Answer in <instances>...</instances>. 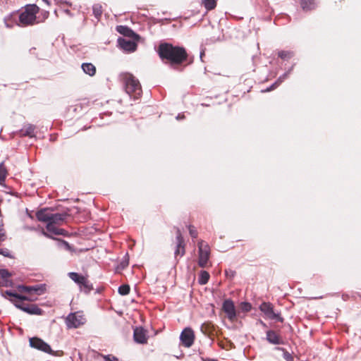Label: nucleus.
Instances as JSON below:
<instances>
[{"mask_svg": "<svg viewBox=\"0 0 361 361\" xmlns=\"http://www.w3.org/2000/svg\"><path fill=\"white\" fill-rule=\"evenodd\" d=\"M56 224H54L52 222L47 223V229L49 232L55 234V235H60L61 234V230L56 227Z\"/></svg>", "mask_w": 361, "mask_h": 361, "instance_id": "nucleus-23", "label": "nucleus"}, {"mask_svg": "<svg viewBox=\"0 0 361 361\" xmlns=\"http://www.w3.org/2000/svg\"><path fill=\"white\" fill-rule=\"evenodd\" d=\"M68 276L73 281L80 286L81 290H83L85 292H89L92 288L85 276L75 272H70Z\"/></svg>", "mask_w": 361, "mask_h": 361, "instance_id": "nucleus-7", "label": "nucleus"}, {"mask_svg": "<svg viewBox=\"0 0 361 361\" xmlns=\"http://www.w3.org/2000/svg\"><path fill=\"white\" fill-rule=\"evenodd\" d=\"M180 341L185 347H190L194 342V333L190 328H185L181 333L180 336Z\"/></svg>", "mask_w": 361, "mask_h": 361, "instance_id": "nucleus-10", "label": "nucleus"}, {"mask_svg": "<svg viewBox=\"0 0 361 361\" xmlns=\"http://www.w3.org/2000/svg\"><path fill=\"white\" fill-rule=\"evenodd\" d=\"M287 77V74H284L282 77H280L277 82H276L274 84H273L269 88L267 89L265 92L271 91L274 90L276 87L279 85V83H281Z\"/></svg>", "mask_w": 361, "mask_h": 361, "instance_id": "nucleus-29", "label": "nucleus"}, {"mask_svg": "<svg viewBox=\"0 0 361 361\" xmlns=\"http://www.w3.org/2000/svg\"><path fill=\"white\" fill-rule=\"evenodd\" d=\"M209 279V274L205 271H202L200 274L199 282L201 284H206Z\"/></svg>", "mask_w": 361, "mask_h": 361, "instance_id": "nucleus-27", "label": "nucleus"}, {"mask_svg": "<svg viewBox=\"0 0 361 361\" xmlns=\"http://www.w3.org/2000/svg\"><path fill=\"white\" fill-rule=\"evenodd\" d=\"M59 247L63 248V249H65L66 250H71V247L70 246V245L64 241V240H60L59 242Z\"/></svg>", "mask_w": 361, "mask_h": 361, "instance_id": "nucleus-33", "label": "nucleus"}, {"mask_svg": "<svg viewBox=\"0 0 361 361\" xmlns=\"http://www.w3.org/2000/svg\"><path fill=\"white\" fill-rule=\"evenodd\" d=\"M51 212H50L48 209H44L39 211L37 213V217L39 221L49 223L51 220Z\"/></svg>", "mask_w": 361, "mask_h": 361, "instance_id": "nucleus-16", "label": "nucleus"}, {"mask_svg": "<svg viewBox=\"0 0 361 361\" xmlns=\"http://www.w3.org/2000/svg\"><path fill=\"white\" fill-rule=\"evenodd\" d=\"M118 43L121 49L127 51H134L137 47L136 43L128 39L118 38Z\"/></svg>", "mask_w": 361, "mask_h": 361, "instance_id": "nucleus-12", "label": "nucleus"}, {"mask_svg": "<svg viewBox=\"0 0 361 361\" xmlns=\"http://www.w3.org/2000/svg\"><path fill=\"white\" fill-rule=\"evenodd\" d=\"M0 254L3 255L4 256H8V250H0Z\"/></svg>", "mask_w": 361, "mask_h": 361, "instance_id": "nucleus-37", "label": "nucleus"}, {"mask_svg": "<svg viewBox=\"0 0 361 361\" xmlns=\"http://www.w3.org/2000/svg\"><path fill=\"white\" fill-rule=\"evenodd\" d=\"M93 13L97 18H99L102 13V6L99 5H94L93 6Z\"/></svg>", "mask_w": 361, "mask_h": 361, "instance_id": "nucleus-30", "label": "nucleus"}, {"mask_svg": "<svg viewBox=\"0 0 361 361\" xmlns=\"http://www.w3.org/2000/svg\"><path fill=\"white\" fill-rule=\"evenodd\" d=\"M259 309L267 318L282 321V319L279 317V314H276L274 312L273 307L270 303H262L259 306Z\"/></svg>", "mask_w": 361, "mask_h": 361, "instance_id": "nucleus-11", "label": "nucleus"}, {"mask_svg": "<svg viewBox=\"0 0 361 361\" xmlns=\"http://www.w3.org/2000/svg\"><path fill=\"white\" fill-rule=\"evenodd\" d=\"M133 337L135 341L139 343H145L147 340L146 332L141 327L135 329Z\"/></svg>", "mask_w": 361, "mask_h": 361, "instance_id": "nucleus-13", "label": "nucleus"}, {"mask_svg": "<svg viewBox=\"0 0 361 361\" xmlns=\"http://www.w3.org/2000/svg\"><path fill=\"white\" fill-rule=\"evenodd\" d=\"M48 15H49V13L48 12H44L43 16H44V18H47L48 17Z\"/></svg>", "mask_w": 361, "mask_h": 361, "instance_id": "nucleus-38", "label": "nucleus"}, {"mask_svg": "<svg viewBox=\"0 0 361 361\" xmlns=\"http://www.w3.org/2000/svg\"><path fill=\"white\" fill-rule=\"evenodd\" d=\"M6 235L4 229L0 228V243L5 240Z\"/></svg>", "mask_w": 361, "mask_h": 361, "instance_id": "nucleus-36", "label": "nucleus"}, {"mask_svg": "<svg viewBox=\"0 0 361 361\" xmlns=\"http://www.w3.org/2000/svg\"><path fill=\"white\" fill-rule=\"evenodd\" d=\"M130 287L128 285H122L118 288V293L122 295H126L129 293Z\"/></svg>", "mask_w": 361, "mask_h": 361, "instance_id": "nucleus-28", "label": "nucleus"}, {"mask_svg": "<svg viewBox=\"0 0 361 361\" xmlns=\"http://www.w3.org/2000/svg\"><path fill=\"white\" fill-rule=\"evenodd\" d=\"M189 233L192 238H195L197 236V231L194 226H189Z\"/></svg>", "mask_w": 361, "mask_h": 361, "instance_id": "nucleus-34", "label": "nucleus"}, {"mask_svg": "<svg viewBox=\"0 0 361 361\" xmlns=\"http://www.w3.org/2000/svg\"><path fill=\"white\" fill-rule=\"evenodd\" d=\"M126 91L134 99H137L142 94L140 83L132 74L126 73L123 75Z\"/></svg>", "mask_w": 361, "mask_h": 361, "instance_id": "nucleus-2", "label": "nucleus"}, {"mask_svg": "<svg viewBox=\"0 0 361 361\" xmlns=\"http://www.w3.org/2000/svg\"><path fill=\"white\" fill-rule=\"evenodd\" d=\"M279 56L283 59H289L292 56V53L287 51H281L279 52Z\"/></svg>", "mask_w": 361, "mask_h": 361, "instance_id": "nucleus-31", "label": "nucleus"}, {"mask_svg": "<svg viewBox=\"0 0 361 361\" xmlns=\"http://www.w3.org/2000/svg\"><path fill=\"white\" fill-rule=\"evenodd\" d=\"M128 265V260L125 259L121 262L118 267L120 269H123L126 268Z\"/></svg>", "mask_w": 361, "mask_h": 361, "instance_id": "nucleus-35", "label": "nucleus"}, {"mask_svg": "<svg viewBox=\"0 0 361 361\" xmlns=\"http://www.w3.org/2000/svg\"><path fill=\"white\" fill-rule=\"evenodd\" d=\"M117 31L125 35V36H132L134 35L133 32L129 29L128 27H126V26H123V25H120V26H118L117 28H116Z\"/></svg>", "mask_w": 361, "mask_h": 361, "instance_id": "nucleus-24", "label": "nucleus"}, {"mask_svg": "<svg viewBox=\"0 0 361 361\" xmlns=\"http://www.w3.org/2000/svg\"><path fill=\"white\" fill-rule=\"evenodd\" d=\"M222 309L231 322L236 319V310L232 300H226L223 303Z\"/></svg>", "mask_w": 361, "mask_h": 361, "instance_id": "nucleus-9", "label": "nucleus"}, {"mask_svg": "<svg viewBox=\"0 0 361 361\" xmlns=\"http://www.w3.org/2000/svg\"><path fill=\"white\" fill-rule=\"evenodd\" d=\"M7 176V170L4 163L0 164V183L1 184L6 179Z\"/></svg>", "mask_w": 361, "mask_h": 361, "instance_id": "nucleus-25", "label": "nucleus"}, {"mask_svg": "<svg viewBox=\"0 0 361 361\" xmlns=\"http://www.w3.org/2000/svg\"><path fill=\"white\" fill-rule=\"evenodd\" d=\"M267 338L269 343L273 344H280L281 343V338L278 336V334L273 331H269L267 333Z\"/></svg>", "mask_w": 361, "mask_h": 361, "instance_id": "nucleus-17", "label": "nucleus"}, {"mask_svg": "<svg viewBox=\"0 0 361 361\" xmlns=\"http://www.w3.org/2000/svg\"><path fill=\"white\" fill-rule=\"evenodd\" d=\"M240 308L243 312H249L251 310V305L249 302H243L240 303Z\"/></svg>", "mask_w": 361, "mask_h": 361, "instance_id": "nucleus-32", "label": "nucleus"}, {"mask_svg": "<svg viewBox=\"0 0 361 361\" xmlns=\"http://www.w3.org/2000/svg\"><path fill=\"white\" fill-rule=\"evenodd\" d=\"M65 218H66V215H64L63 214L51 213L50 222H52L54 224H59L60 222L63 221Z\"/></svg>", "mask_w": 361, "mask_h": 361, "instance_id": "nucleus-22", "label": "nucleus"}, {"mask_svg": "<svg viewBox=\"0 0 361 361\" xmlns=\"http://www.w3.org/2000/svg\"><path fill=\"white\" fill-rule=\"evenodd\" d=\"M35 127L33 125L27 124L21 130V134L23 136L33 137L35 136Z\"/></svg>", "mask_w": 361, "mask_h": 361, "instance_id": "nucleus-18", "label": "nucleus"}, {"mask_svg": "<svg viewBox=\"0 0 361 361\" xmlns=\"http://www.w3.org/2000/svg\"><path fill=\"white\" fill-rule=\"evenodd\" d=\"M19 290L21 291L32 293L35 292L37 295H39L42 292V289L38 286H19Z\"/></svg>", "mask_w": 361, "mask_h": 361, "instance_id": "nucleus-19", "label": "nucleus"}, {"mask_svg": "<svg viewBox=\"0 0 361 361\" xmlns=\"http://www.w3.org/2000/svg\"><path fill=\"white\" fill-rule=\"evenodd\" d=\"M39 11V8L35 5H28L25 10L19 15V23L20 26H27L36 23V14Z\"/></svg>", "mask_w": 361, "mask_h": 361, "instance_id": "nucleus-3", "label": "nucleus"}, {"mask_svg": "<svg viewBox=\"0 0 361 361\" xmlns=\"http://www.w3.org/2000/svg\"><path fill=\"white\" fill-rule=\"evenodd\" d=\"M45 3H47V4H49V1L47 0H43Z\"/></svg>", "mask_w": 361, "mask_h": 361, "instance_id": "nucleus-40", "label": "nucleus"}, {"mask_svg": "<svg viewBox=\"0 0 361 361\" xmlns=\"http://www.w3.org/2000/svg\"><path fill=\"white\" fill-rule=\"evenodd\" d=\"M30 344L32 348L40 350L44 353H47L51 355H54L51 347L42 339L38 338H32L30 339Z\"/></svg>", "mask_w": 361, "mask_h": 361, "instance_id": "nucleus-8", "label": "nucleus"}, {"mask_svg": "<svg viewBox=\"0 0 361 361\" xmlns=\"http://www.w3.org/2000/svg\"><path fill=\"white\" fill-rule=\"evenodd\" d=\"M82 68L85 73L90 76H92L95 74L96 68L95 66L92 63H83L82 65Z\"/></svg>", "mask_w": 361, "mask_h": 361, "instance_id": "nucleus-20", "label": "nucleus"}, {"mask_svg": "<svg viewBox=\"0 0 361 361\" xmlns=\"http://www.w3.org/2000/svg\"><path fill=\"white\" fill-rule=\"evenodd\" d=\"M202 4L207 10H212L216 7L215 0H202Z\"/></svg>", "mask_w": 361, "mask_h": 361, "instance_id": "nucleus-26", "label": "nucleus"}, {"mask_svg": "<svg viewBox=\"0 0 361 361\" xmlns=\"http://www.w3.org/2000/svg\"><path fill=\"white\" fill-rule=\"evenodd\" d=\"M86 322V319L82 312L70 313L66 318L68 329H77Z\"/></svg>", "mask_w": 361, "mask_h": 361, "instance_id": "nucleus-5", "label": "nucleus"}, {"mask_svg": "<svg viewBox=\"0 0 361 361\" xmlns=\"http://www.w3.org/2000/svg\"><path fill=\"white\" fill-rule=\"evenodd\" d=\"M177 248L175 251V255L176 256L180 255L183 256L185 253L184 249V240L179 230L177 231Z\"/></svg>", "mask_w": 361, "mask_h": 361, "instance_id": "nucleus-15", "label": "nucleus"}, {"mask_svg": "<svg viewBox=\"0 0 361 361\" xmlns=\"http://www.w3.org/2000/svg\"><path fill=\"white\" fill-rule=\"evenodd\" d=\"M300 4L302 9L307 11L313 9L316 6L314 0H301Z\"/></svg>", "mask_w": 361, "mask_h": 361, "instance_id": "nucleus-21", "label": "nucleus"}, {"mask_svg": "<svg viewBox=\"0 0 361 361\" xmlns=\"http://www.w3.org/2000/svg\"><path fill=\"white\" fill-rule=\"evenodd\" d=\"M199 248V259L198 264L201 267H205L208 263L210 255V248L209 245L204 241H200L198 243Z\"/></svg>", "mask_w": 361, "mask_h": 361, "instance_id": "nucleus-6", "label": "nucleus"}, {"mask_svg": "<svg viewBox=\"0 0 361 361\" xmlns=\"http://www.w3.org/2000/svg\"><path fill=\"white\" fill-rule=\"evenodd\" d=\"M9 295L14 296L20 300L16 302L15 305L16 307L20 309L21 310L32 314H41L42 310L35 305H25L22 300H30V298L25 296H20L16 294H13L11 292H6Z\"/></svg>", "mask_w": 361, "mask_h": 361, "instance_id": "nucleus-4", "label": "nucleus"}, {"mask_svg": "<svg viewBox=\"0 0 361 361\" xmlns=\"http://www.w3.org/2000/svg\"><path fill=\"white\" fill-rule=\"evenodd\" d=\"M43 234H44L45 236H47V237L49 236V235H48L47 233H45V232H43Z\"/></svg>", "mask_w": 361, "mask_h": 361, "instance_id": "nucleus-39", "label": "nucleus"}, {"mask_svg": "<svg viewBox=\"0 0 361 361\" xmlns=\"http://www.w3.org/2000/svg\"><path fill=\"white\" fill-rule=\"evenodd\" d=\"M159 55L161 59H167L173 64H180L187 59V53L184 48L173 47L167 43L159 45Z\"/></svg>", "mask_w": 361, "mask_h": 361, "instance_id": "nucleus-1", "label": "nucleus"}, {"mask_svg": "<svg viewBox=\"0 0 361 361\" xmlns=\"http://www.w3.org/2000/svg\"><path fill=\"white\" fill-rule=\"evenodd\" d=\"M11 274L5 270L0 269V286H11L12 281L11 280Z\"/></svg>", "mask_w": 361, "mask_h": 361, "instance_id": "nucleus-14", "label": "nucleus"}]
</instances>
